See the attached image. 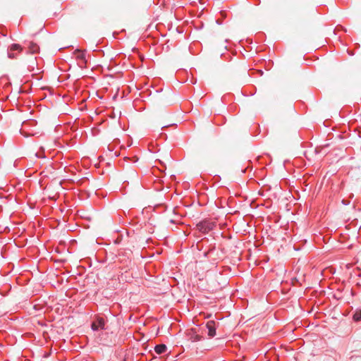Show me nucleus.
Listing matches in <instances>:
<instances>
[{
	"label": "nucleus",
	"instance_id": "0eeeda50",
	"mask_svg": "<svg viewBox=\"0 0 361 361\" xmlns=\"http://www.w3.org/2000/svg\"><path fill=\"white\" fill-rule=\"evenodd\" d=\"M167 347L164 344H159L154 347V350L158 355L165 353Z\"/></svg>",
	"mask_w": 361,
	"mask_h": 361
},
{
	"label": "nucleus",
	"instance_id": "39448f33",
	"mask_svg": "<svg viewBox=\"0 0 361 361\" xmlns=\"http://www.w3.org/2000/svg\"><path fill=\"white\" fill-rule=\"evenodd\" d=\"M92 329L94 331H97L99 329H104V320L102 318H98L97 322H93L92 324Z\"/></svg>",
	"mask_w": 361,
	"mask_h": 361
},
{
	"label": "nucleus",
	"instance_id": "20e7f679",
	"mask_svg": "<svg viewBox=\"0 0 361 361\" xmlns=\"http://www.w3.org/2000/svg\"><path fill=\"white\" fill-rule=\"evenodd\" d=\"M206 327L208 330V336L210 337H214L216 335V328L214 322L209 321L207 323Z\"/></svg>",
	"mask_w": 361,
	"mask_h": 361
},
{
	"label": "nucleus",
	"instance_id": "dca6fc26",
	"mask_svg": "<svg viewBox=\"0 0 361 361\" xmlns=\"http://www.w3.org/2000/svg\"><path fill=\"white\" fill-rule=\"evenodd\" d=\"M117 95H118V92H117V93H116V94L114 95L113 99H116V98Z\"/></svg>",
	"mask_w": 361,
	"mask_h": 361
},
{
	"label": "nucleus",
	"instance_id": "f03ea898",
	"mask_svg": "<svg viewBox=\"0 0 361 361\" xmlns=\"http://www.w3.org/2000/svg\"><path fill=\"white\" fill-rule=\"evenodd\" d=\"M214 226V224L208 221H204L197 224V229L204 233H208L209 231L212 230Z\"/></svg>",
	"mask_w": 361,
	"mask_h": 361
},
{
	"label": "nucleus",
	"instance_id": "f3484780",
	"mask_svg": "<svg viewBox=\"0 0 361 361\" xmlns=\"http://www.w3.org/2000/svg\"><path fill=\"white\" fill-rule=\"evenodd\" d=\"M343 203L346 204H348L347 202H345V200H343Z\"/></svg>",
	"mask_w": 361,
	"mask_h": 361
},
{
	"label": "nucleus",
	"instance_id": "f257e3e1",
	"mask_svg": "<svg viewBox=\"0 0 361 361\" xmlns=\"http://www.w3.org/2000/svg\"><path fill=\"white\" fill-rule=\"evenodd\" d=\"M22 51L23 47L20 44H12L8 48V56L11 59H16Z\"/></svg>",
	"mask_w": 361,
	"mask_h": 361
},
{
	"label": "nucleus",
	"instance_id": "7ed1b4c3",
	"mask_svg": "<svg viewBox=\"0 0 361 361\" xmlns=\"http://www.w3.org/2000/svg\"><path fill=\"white\" fill-rule=\"evenodd\" d=\"M74 54L76 56V59L79 61V64L80 66L86 64V61L85 59V53L79 49H76L74 52Z\"/></svg>",
	"mask_w": 361,
	"mask_h": 361
},
{
	"label": "nucleus",
	"instance_id": "9d476101",
	"mask_svg": "<svg viewBox=\"0 0 361 361\" xmlns=\"http://www.w3.org/2000/svg\"><path fill=\"white\" fill-rule=\"evenodd\" d=\"M353 319L355 322L361 321V310H357L353 314Z\"/></svg>",
	"mask_w": 361,
	"mask_h": 361
},
{
	"label": "nucleus",
	"instance_id": "f8f14e48",
	"mask_svg": "<svg viewBox=\"0 0 361 361\" xmlns=\"http://www.w3.org/2000/svg\"><path fill=\"white\" fill-rule=\"evenodd\" d=\"M252 75H255V74H257L258 75H263V71H261V70H254L252 71Z\"/></svg>",
	"mask_w": 361,
	"mask_h": 361
},
{
	"label": "nucleus",
	"instance_id": "6e6552de",
	"mask_svg": "<svg viewBox=\"0 0 361 361\" xmlns=\"http://www.w3.org/2000/svg\"><path fill=\"white\" fill-rule=\"evenodd\" d=\"M0 82L3 85V88L7 89L11 85V82H9V79L7 76L4 75L0 78Z\"/></svg>",
	"mask_w": 361,
	"mask_h": 361
},
{
	"label": "nucleus",
	"instance_id": "4468645a",
	"mask_svg": "<svg viewBox=\"0 0 361 361\" xmlns=\"http://www.w3.org/2000/svg\"><path fill=\"white\" fill-rule=\"evenodd\" d=\"M160 97L161 98H164L165 99H170V97L169 95L165 94L161 95Z\"/></svg>",
	"mask_w": 361,
	"mask_h": 361
},
{
	"label": "nucleus",
	"instance_id": "423d86ee",
	"mask_svg": "<svg viewBox=\"0 0 361 361\" xmlns=\"http://www.w3.org/2000/svg\"><path fill=\"white\" fill-rule=\"evenodd\" d=\"M28 51L31 54H37L39 51V47L36 43L30 42L28 44Z\"/></svg>",
	"mask_w": 361,
	"mask_h": 361
},
{
	"label": "nucleus",
	"instance_id": "1a4fd4ad",
	"mask_svg": "<svg viewBox=\"0 0 361 361\" xmlns=\"http://www.w3.org/2000/svg\"><path fill=\"white\" fill-rule=\"evenodd\" d=\"M51 95L54 96V94L56 95V98L52 99V102H54L55 104H60L61 102V99L60 97H62L63 99L65 98L66 95L61 96L59 94H58V92H51Z\"/></svg>",
	"mask_w": 361,
	"mask_h": 361
},
{
	"label": "nucleus",
	"instance_id": "ddd939ff",
	"mask_svg": "<svg viewBox=\"0 0 361 361\" xmlns=\"http://www.w3.org/2000/svg\"><path fill=\"white\" fill-rule=\"evenodd\" d=\"M91 95H92L93 97H99V98H100V99H102V96H100V95L99 94L98 92H92V94H91Z\"/></svg>",
	"mask_w": 361,
	"mask_h": 361
},
{
	"label": "nucleus",
	"instance_id": "9b49d317",
	"mask_svg": "<svg viewBox=\"0 0 361 361\" xmlns=\"http://www.w3.org/2000/svg\"><path fill=\"white\" fill-rule=\"evenodd\" d=\"M202 337L200 335L195 334L194 336H192L190 338V340L192 342H197L200 341Z\"/></svg>",
	"mask_w": 361,
	"mask_h": 361
},
{
	"label": "nucleus",
	"instance_id": "2eb2a0df",
	"mask_svg": "<svg viewBox=\"0 0 361 361\" xmlns=\"http://www.w3.org/2000/svg\"><path fill=\"white\" fill-rule=\"evenodd\" d=\"M40 90H42V91L49 90V89L48 87H41Z\"/></svg>",
	"mask_w": 361,
	"mask_h": 361
}]
</instances>
